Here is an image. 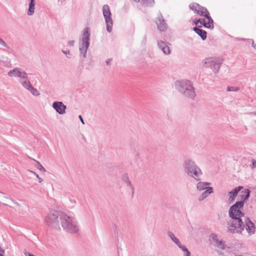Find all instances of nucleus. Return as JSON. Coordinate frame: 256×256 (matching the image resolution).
I'll use <instances>...</instances> for the list:
<instances>
[{
	"label": "nucleus",
	"mask_w": 256,
	"mask_h": 256,
	"mask_svg": "<svg viewBox=\"0 0 256 256\" xmlns=\"http://www.w3.org/2000/svg\"><path fill=\"white\" fill-rule=\"evenodd\" d=\"M204 62L206 67L210 68L216 74L219 72L223 60L219 57H210L206 58Z\"/></svg>",
	"instance_id": "nucleus-6"
},
{
	"label": "nucleus",
	"mask_w": 256,
	"mask_h": 256,
	"mask_svg": "<svg viewBox=\"0 0 256 256\" xmlns=\"http://www.w3.org/2000/svg\"><path fill=\"white\" fill-rule=\"evenodd\" d=\"M210 184V183L208 182H200L197 184L196 188L198 190H203L205 189H207L208 186Z\"/></svg>",
	"instance_id": "nucleus-24"
},
{
	"label": "nucleus",
	"mask_w": 256,
	"mask_h": 256,
	"mask_svg": "<svg viewBox=\"0 0 256 256\" xmlns=\"http://www.w3.org/2000/svg\"><path fill=\"white\" fill-rule=\"evenodd\" d=\"M13 202H14V204L16 206H20L19 204H18V202H16V201H14V200H13Z\"/></svg>",
	"instance_id": "nucleus-42"
},
{
	"label": "nucleus",
	"mask_w": 256,
	"mask_h": 256,
	"mask_svg": "<svg viewBox=\"0 0 256 256\" xmlns=\"http://www.w3.org/2000/svg\"><path fill=\"white\" fill-rule=\"evenodd\" d=\"M4 204V206H7V204Z\"/></svg>",
	"instance_id": "nucleus-45"
},
{
	"label": "nucleus",
	"mask_w": 256,
	"mask_h": 256,
	"mask_svg": "<svg viewBox=\"0 0 256 256\" xmlns=\"http://www.w3.org/2000/svg\"><path fill=\"white\" fill-rule=\"evenodd\" d=\"M30 172H31L34 175H35L36 177V178H38V182L40 183L42 182V179L39 176L34 172H33L32 170H30Z\"/></svg>",
	"instance_id": "nucleus-31"
},
{
	"label": "nucleus",
	"mask_w": 256,
	"mask_h": 256,
	"mask_svg": "<svg viewBox=\"0 0 256 256\" xmlns=\"http://www.w3.org/2000/svg\"><path fill=\"white\" fill-rule=\"evenodd\" d=\"M0 44L4 46H6V43L0 38Z\"/></svg>",
	"instance_id": "nucleus-33"
},
{
	"label": "nucleus",
	"mask_w": 256,
	"mask_h": 256,
	"mask_svg": "<svg viewBox=\"0 0 256 256\" xmlns=\"http://www.w3.org/2000/svg\"><path fill=\"white\" fill-rule=\"evenodd\" d=\"M102 12L106 24V30L108 32H110L112 29L113 22L111 18L112 14L110 7L108 4H105L103 6Z\"/></svg>",
	"instance_id": "nucleus-9"
},
{
	"label": "nucleus",
	"mask_w": 256,
	"mask_h": 256,
	"mask_svg": "<svg viewBox=\"0 0 256 256\" xmlns=\"http://www.w3.org/2000/svg\"><path fill=\"white\" fill-rule=\"evenodd\" d=\"M182 166L185 173L188 176L198 182L201 180L202 171L194 160L189 158L186 159L182 164Z\"/></svg>",
	"instance_id": "nucleus-3"
},
{
	"label": "nucleus",
	"mask_w": 256,
	"mask_h": 256,
	"mask_svg": "<svg viewBox=\"0 0 256 256\" xmlns=\"http://www.w3.org/2000/svg\"><path fill=\"white\" fill-rule=\"evenodd\" d=\"M204 17L208 19V22L210 23L212 25H214V20H213L212 18V17L210 16V14H208L207 15H206V16Z\"/></svg>",
	"instance_id": "nucleus-29"
},
{
	"label": "nucleus",
	"mask_w": 256,
	"mask_h": 256,
	"mask_svg": "<svg viewBox=\"0 0 256 256\" xmlns=\"http://www.w3.org/2000/svg\"><path fill=\"white\" fill-rule=\"evenodd\" d=\"M53 108L60 114L66 113V106L62 102H54L52 104Z\"/></svg>",
	"instance_id": "nucleus-15"
},
{
	"label": "nucleus",
	"mask_w": 256,
	"mask_h": 256,
	"mask_svg": "<svg viewBox=\"0 0 256 256\" xmlns=\"http://www.w3.org/2000/svg\"><path fill=\"white\" fill-rule=\"evenodd\" d=\"M60 212L56 210H51L46 216L45 222L50 227L55 228L58 226V217L60 218Z\"/></svg>",
	"instance_id": "nucleus-8"
},
{
	"label": "nucleus",
	"mask_w": 256,
	"mask_h": 256,
	"mask_svg": "<svg viewBox=\"0 0 256 256\" xmlns=\"http://www.w3.org/2000/svg\"><path fill=\"white\" fill-rule=\"evenodd\" d=\"M90 32L88 27L84 28L82 36V42L80 44L79 50L80 55L84 58H86L87 50L90 46Z\"/></svg>",
	"instance_id": "nucleus-7"
},
{
	"label": "nucleus",
	"mask_w": 256,
	"mask_h": 256,
	"mask_svg": "<svg viewBox=\"0 0 256 256\" xmlns=\"http://www.w3.org/2000/svg\"><path fill=\"white\" fill-rule=\"evenodd\" d=\"M154 4V0H145V6L151 7Z\"/></svg>",
	"instance_id": "nucleus-27"
},
{
	"label": "nucleus",
	"mask_w": 256,
	"mask_h": 256,
	"mask_svg": "<svg viewBox=\"0 0 256 256\" xmlns=\"http://www.w3.org/2000/svg\"><path fill=\"white\" fill-rule=\"evenodd\" d=\"M244 194L242 196V200L236 202L228 210V216L230 218H242L244 216V214L241 210L244 205V201L248 200L250 196V191L248 189H246L242 191Z\"/></svg>",
	"instance_id": "nucleus-2"
},
{
	"label": "nucleus",
	"mask_w": 256,
	"mask_h": 256,
	"mask_svg": "<svg viewBox=\"0 0 256 256\" xmlns=\"http://www.w3.org/2000/svg\"><path fill=\"white\" fill-rule=\"evenodd\" d=\"M2 204V202H0V204Z\"/></svg>",
	"instance_id": "nucleus-46"
},
{
	"label": "nucleus",
	"mask_w": 256,
	"mask_h": 256,
	"mask_svg": "<svg viewBox=\"0 0 256 256\" xmlns=\"http://www.w3.org/2000/svg\"><path fill=\"white\" fill-rule=\"evenodd\" d=\"M176 89L185 98L194 100L196 96L192 82L188 80H178L174 84Z\"/></svg>",
	"instance_id": "nucleus-1"
},
{
	"label": "nucleus",
	"mask_w": 256,
	"mask_h": 256,
	"mask_svg": "<svg viewBox=\"0 0 256 256\" xmlns=\"http://www.w3.org/2000/svg\"><path fill=\"white\" fill-rule=\"evenodd\" d=\"M78 118H80V122H82V123L84 124V120H83V118L82 117V116L81 115H80L78 116Z\"/></svg>",
	"instance_id": "nucleus-39"
},
{
	"label": "nucleus",
	"mask_w": 256,
	"mask_h": 256,
	"mask_svg": "<svg viewBox=\"0 0 256 256\" xmlns=\"http://www.w3.org/2000/svg\"><path fill=\"white\" fill-rule=\"evenodd\" d=\"M21 84L24 88L28 90L34 96H38L40 94L38 90L32 86L29 80H21Z\"/></svg>",
	"instance_id": "nucleus-14"
},
{
	"label": "nucleus",
	"mask_w": 256,
	"mask_h": 256,
	"mask_svg": "<svg viewBox=\"0 0 256 256\" xmlns=\"http://www.w3.org/2000/svg\"><path fill=\"white\" fill-rule=\"evenodd\" d=\"M244 224L246 232L248 234L251 236L254 234L256 232V227L254 224L251 221V220L247 218H246Z\"/></svg>",
	"instance_id": "nucleus-16"
},
{
	"label": "nucleus",
	"mask_w": 256,
	"mask_h": 256,
	"mask_svg": "<svg viewBox=\"0 0 256 256\" xmlns=\"http://www.w3.org/2000/svg\"><path fill=\"white\" fill-rule=\"evenodd\" d=\"M193 30L203 40L206 38L207 33L205 30L196 27H194L193 28Z\"/></svg>",
	"instance_id": "nucleus-22"
},
{
	"label": "nucleus",
	"mask_w": 256,
	"mask_h": 256,
	"mask_svg": "<svg viewBox=\"0 0 256 256\" xmlns=\"http://www.w3.org/2000/svg\"><path fill=\"white\" fill-rule=\"evenodd\" d=\"M8 75L10 77H18L20 78V82L21 80H28V74L26 72L20 68H16L12 70H10Z\"/></svg>",
	"instance_id": "nucleus-10"
},
{
	"label": "nucleus",
	"mask_w": 256,
	"mask_h": 256,
	"mask_svg": "<svg viewBox=\"0 0 256 256\" xmlns=\"http://www.w3.org/2000/svg\"><path fill=\"white\" fill-rule=\"evenodd\" d=\"M203 26L204 28H210V30H213L214 28V26L212 25L210 23L208 22H206V20H204V22H203Z\"/></svg>",
	"instance_id": "nucleus-28"
},
{
	"label": "nucleus",
	"mask_w": 256,
	"mask_h": 256,
	"mask_svg": "<svg viewBox=\"0 0 256 256\" xmlns=\"http://www.w3.org/2000/svg\"><path fill=\"white\" fill-rule=\"evenodd\" d=\"M29 6L28 11V16H32L34 12L35 0H30Z\"/></svg>",
	"instance_id": "nucleus-23"
},
{
	"label": "nucleus",
	"mask_w": 256,
	"mask_h": 256,
	"mask_svg": "<svg viewBox=\"0 0 256 256\" xmlns=\"http://www.w3.org/2000/svg\"><path fill=\"white\" fill-rule=\"evenodd\" d=\"M0 252L1 254H3L4 252V250L2 248V247L0 246Z\"/></svg>",
	"instance_id": "nucleus-41"
},
{
	"label": "nucleus",
	"mask_w": 256,
	"mask_h": 256,
	"mask_svg": "<svg viewBox=\"0 0 256 256\" xmlns=\"http://www.w3.org/2000/svg\"><path fill=\"white\" fill-rule=\"evenodd\" d=\"M112 58H108L106 60V62L108 65H110V62L112 60Z\"/></svg>",
	"instance_id": "nucleus-38"
},
{
	"label": "nucleus",
	"mask_w": 256,
	"mask_h": 256,
	"mask_svg": "<svg viewBox=\"0 0 256 256\" xmlns=\"http://www.w3.org/2000/svg\"><path fill=\"white\" fill-rule=\"evenodd\" d=\"M243 188L242 186H238V187H236L235 188H234L232 190L231 192H228V196H229V202L230 203L232 202L236 196H237L238 192Z\"/></svg>",
	"instance_id": "nucleus-19"
},
{
	"label": "nucleus",
	"mask_w": 256,
	"mask_h": 256,
	"mask_svg": "<svg viewBox=\"0 0 256 256\" xmlns=\"http://www.w3.org/2000/svg\"><path fill=\"white\" fill-rule=\"evenodd\" d=\"M245 225L242 218H230L228 222V232L230 234H241L244 230Z\"/></svg>",
	"instance_id": "nucleus-5"
},
{
	"label": "nucleus",
	"mask_w": 256,
	"mask_h": 256,
	"mask_svg": "<svg viewBox=\"0 0 256 256\" xmlns=\"http://www.w3.org/2000/svg\"><path fill=\"white\" fill-rule=\"evenodd\" d=\"M4 47L6 48L8 50L10 49V47L9 46H8L6 44V46H4Z\"/></svg>",
	"instance_id": "nucleus-43"
},
{
	"label": "nucleus",
	"mask_w": 256,
	"mask_h": 256,
	"mask_svg": "<svg viewBox=\"0 0 256 256\" xmlns=\"http://www.w3.org/2000/svg\"><path fill=\"white\" fill-rule=\"evenodd\" d=\"M204 20H205L204 18L196 19L194 21V24L196 26L198 23L200 22V24L203 25V22H204Z\"/></svg>",
	"instance_id": "nucleus-30"
},
{
	"label": "nucleus",
	"mask_w": 256,
	"mask_h": 256,
	"mask_svg": "<svg viewBox=\"0 0 256 256\" xmlns=\"http://www.w3.org/2000/svg\"><path fill=\"white\" fill-rule=\"evenodd\" d=\"M158 20L156 22L158 30L161 32H164L167 29V24L162 14L160 13L157 18Z\"/></svg>",
	"instance_id": "nucleus-17"
},
{
	"label": "nucleus",
	"mask_w": 256,
	"mask_h": 256,
	"mask_svg": "<svg viewBox=\"0 0 256 256\" xmlns=\"http://www.w3.org/2000/svg\"><path fill=\"white\" fill-rule=\"evenodd\" d=\"M0 256H4V255L2 254H0Z\"/></svg>",
	"instance_id": "nucleus-44"
},
{
	"label": "nucleus",
	"mask_w": 256,
	"mask_h": 256,
	"mask_svg": "<svg viewBox=\"0 0 256 256\" xmlns=\"http://www.w3.org/2000/svg\"><path fill=\"white\" fill-rule=\"evenodd\" d=\"M210 244L214 247L218 248L220 250H224L227 248L226 244V242L221 240H220L218 239V236L216 234H211L210 236Z\"/></svg>",
	"instance_id": "nucleus-11"
},
{
	"label": "nucleus",
	"mask_w": 256,
	"mask_h": 256,
	"mask_svg": "<svg viewBox=\"0 0 256 256\" xmlns=\"http://www.w3.org/2000/svg\"><path fill=\"white\" fill-rule=\"evenodd\" d=\"M158 46L160 49L165 54H170L171 53V50L170 47L164 42L158 40L157 41Z\"/></svg>",
	"instance_id": "nucleus-18"
},
{
	"label": "nucleus",
	"mask_w": 256,
	"mask_h": 256,
	"mask_svg": "<svg viewBox=\"0 0 256 256\" xmlns=\"http://www.w3.org/2000/svg\"><path fill=\"white\" fill-rule=\"evenodd\" d=\"M60 220L62 226L66 232L72 234H76L78 232V222L74 218L62 214H60Z\"/></svg>",
	"instance_id": "nucleus-4"
},
{
	"label": "nucleus",
	"mask_w": 256,
	"mask_h": 256,
	"mask_svg": "<svg viewBox=\"0 0 256 256\" xmlns=\"http://www.w3.org/2000/svg\"><path fill=\"white\" fill-rule=\"evenodd\" d=\"M213 192V188L208 186L207 189L204 191L198 197V200L202 201L206 198L209 194Z\"/></svg>",
	"instance_id": "nucleus-21"
},
{
	"label": "nucleus",
	"mask_w": 256,
	"mask_h": 256,
	"mask_svg": "<svg viewBox=\"0 0 256 256\" xmlns=\"http://www.w3.org/2000/svg\"><path fill=\"white\" fill-rule=\"evenodd\" d=\"M0 44L4 46H6V43L0 38Z\"/></svg>",
	"instance_id": "nucleus-34"
},
{
	"label": "nucleus",
	"mask_w": 256,
	"mask_h": 256,
	"mask_svg": "<svg viewBox=\"0 0 256 256\" xmlns=\"http://www.w3.org/2000/svg\"><path fill=\"white\" fill-rule=\"evenodd\" d=\"M30 158L35 162L36 164L34 166L38 170H40L42 172H46V169L43 167V166L40 164V163L39 162L36 160H34L32 158Z\"/></svg>",
	"instance_id": "nucleus-25"
},
{
	"label": "nucleus",
	"mask_w": 256,
	"mask_h": 256,
	"mask_svg": "<svg viewBox=\"0 0 256 256\" xmlns=\"http://www.w3.org/2000/svg\"><path fill=\"white\" fill-rule=\"evenodd\" d=\"M74 41L72 40H69L68 42V44L70 46H73L74 45Z\"/></svg>",
	"instance_id": "nucleus-36"
},
{
	"label": "nucleus",
	"mask_w": 256,
	"mask_h": 256,
	"mask_svg": "<svg viewBox=\"0 0 256 256\" xmlns=\"http://www.w3.org/2000/svg\"><path fill=\"white\" fill-rule=\"evenodd\" d=\"M252 47H254V48H256V44H254V42L252 40Z\"/></svg>",
	"instance_id": "nucleus-40"
},
{
	"label": "nucleus",
	"mask_w": 256,
	"mask_h": 256,
	"mask_svg": "<svg viewBox=\"0 0 256 256\" xmlns=\"http://www.w3.org/2000/svg\"><path fill=\"white\" fill-rule=\"evenodd\" d=\"M256 168V161L254 160H252V164L251 166V168L254 169Z\"/></svg>",
	"instance_id": "nucleus-32"
},
{
	"label": "nucleus",
	"mask_w": 256,
	"mask_h": 256,
	"mask_svg": "<svg viewBox=\"0 0 256 256\" xmlns=\"http://www.w3.org/2000/svg\"><path fill=\"white\" fill-rule=\"evenodd\" d=\"M240 89L239 87L228 86L227 87L226 90L228 92H238Z\"/></svg>",
	"instance_id": "nucleus-26"
},
{
	"label": "nucleus",
	"mask_w": 256,
	"mask_h": 256,
	"mask_svg": "<svg viewBox=\"0 0 256 256\" xmlns=\"http://www.w3.org/2000/svg\"><path fill=\"white\" fill-rule=\"evenodd\" d=\"M122 180L126 184L127 186H128L131 189L132 196H133L134 194V188L127 174H125L122 175Z\"/></svg>",
	"instance_id": "nucleus-20"
},
{
	"label": "nucleus",
	"mask_w": 256,
	"mask_h": 256,
	"mask_svg": "<svg viewBox=\"0 0 256 256\" xmlns=\"http://www.w3.org/2000/svg\"><path fill=\"white\" fill-rule=\"evenodd\" d=\"M189 7L190 10L194 11L196 14H199L202 16H205L206 15L209 14L207 9L197 3H192L190 4Z\"/></svg>",
	"instance_id": "nucleus-13"
},
{
	"label": "nucleus",
	"mask_w": 256,
	"mask_h": 256,
	"mask_svg": "<svg viewBox=\"0 0 256 256\" xmlns=\"http://www.w3.org/2000/svg\"><path fill=\"white\" fill-rule=\"evenodd\" d=\"M62 52L64 54H65L68 58V56H67V54H70V50H62Z\"/></svg>",
	"instance_id": "nucleus-37"
},
{
	"label": "nucleus",
	"mask_w": 256,
	"mask_h": 256,
	"mask_svg": "<svg viewBox=\"0 0 256 256\" xmlns=\"http://www.w3.org/2000/svg\"><path fill=\"white\" fill-rule=\"evenodd\" d=\"M167 234L168 236L174 242L175 244L185 253V256H190V252L188 250L185 246L182 245L180 244V240L175 236L174 234L172 232L168 231V232Z\"/></svg>",
	"instance_id": "nucleus-12"
},
{
	"label": "nucleus",
	"mask_w": 256,
	"mask_h": 256,
	"mask_svg": "<svg viewBox=\"0 0 256 256\" xmlns=\"http://www.w3.org/2000/svg\"><path fill=\"white\" fill-rule=\"evenodd\" d=\"M0 44L4 46H6V43L0 38Z\"/></svg>",
	"instance_id": "nucleus-35"
}]
</instances>
